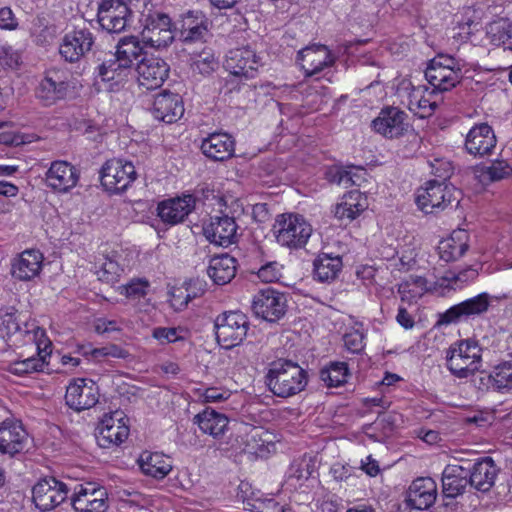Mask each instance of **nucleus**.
Wrapping results in <instances>:
<instances>
[{
  "instance_id": "1",
  "label": "nucleus",
  "mask_w": 512,
  "mask_h": 512,
  "mask_svg": "<svg viewBox=\"0 0 512 512\" xmlns=\"http://www.w3.org/2000/svg\"><path fill=\"white\" fill-rule=\"evenodd\" d=\"M265 383L277 397L288 398L302 392L308 384V373L298 363L279 359L270 364Z\"/></svg>"
},
{
  "instance_id": "2",
  "label": "nucleus",
  "mask_w": 512,
  "mask_h": 512,
  "mask_svg": "<svg viewBox=\"0 0 512 512\" xmlns=\"http://www.w3.org/2000/svg\"><path fill=\"white\" fill-rule=\"evenodd\" d=\"M466 63L464 60L451 55L438 54L430 60L425 78L439 92L450 91L463 78Z\"/></svg>"
},
{
  "instance_id": "3",
  "label": "nucleus",
  "mask_w": 512,
  "mask_h": 512,
  "mask_svg": "<svg viewBox=\"0 0 512 512\" xmlns=\"http://www.w3.org/2000/svg\"><path fill=\"white\" fill-rule=\"evenodd\" d=\"M272 231L281 246L301 249L307 244L313 230L302 215L283 213L277 215Z\"/></svg>"
},
{
  "instance_id": "4",
  "label": "nucleus",
  "mask_w": 512,
  "mask_h": 512,
  "mask_svg": "<svg viewBox=\"0 0 512 512\" xmlns=\"http://www.w3.org/2000/svg\"><path fill=\"white\" fill-rule=\"evenodd\" d=\"M460 192L451 184L437 179L429 180L416 193V204L425 214H438L454 202L459 203Z\"/></svg>"
},
{
  "instance_id": "5",
  "label": "nucleus",
  "mask_w": 512,
  "mask_h": 512,
  "mask_svg": "<svg viewBox=\"0 0 512 512\" xmlns=\"http://www.w3.org/2000/svg\"><path fill=\"white\" fill-rule=\"evenodd\" d=\"M482 348L473 340H462L451 346L446 355V366L457 378H468L481 367Z\"/></svg>"
},
{
  "instance_id": "6",
  "label": "nucleus",
  "mask_w": 512,
  "mask_h": 512,
  "mask_svg": "<svg viewBox=\"0 0 512 512\" xmlns=\"http://www.w3.org/2000/svg\"><path fill=\"white\" fill-rule=\"evenodd\" d=\"M493 298L490 294L483 292L455 304L438 314L436 326H448L481 317L489 311Z\"/></svg>"
},
{
  "instance_id": "7",
  "label": "nucleus",
  "mask_w": 512,
  "mask_h": 512,
  "mask_svg": "<svg viewBox=\"0 0 512 512\" xmlns=\"http://www.w3.org/2000/svg\"><path fill=\"white\" fill-rule=\"evenodd\" d=\"M214 327L217 342L223 348L231 349L245 339L249 320L240 311H228L217 316Z\"/></svg>"
},
{
  "instance_id": "8",
  "label": "nucleus",
  "mask_w": 512,
  "mask_h": 512,
  "mask_svg": "<svg viewBox=\"0 0 512 512\" xmlns=\"http://www.w3.org/2000/svg\"><path fill=\"white\" fill-rule=\"evenodd\" d=\"M71 491L70 502L75 512H106L109 507L107 489L97 482L77 483Z\"/></svg>"
},
{
  "instance_id": "9",
  "label": "nucleus",
  "mask_w": 512,
  "mask_h": 512,
  "mask_svg": "<svg viewBox=\"0 0 512 512\" xmlns=\"http://www.w3.org/2000/svg\"><path fill=\"white\" fill-rule=\"evenodd\" d=\"M137 172L132 162L113 158L107 160L100 171L102 186L110 193H122L136 180Z\"/></svg>"
},
{
  "instance_id": "10",
  "label": "nucleus",
  "mask_w": 512,
  "mask_h": 512,
  "mask_svg": "<svg viewBox=\"0 0 512 512\" xmlns=\"http://www.w3.org/2000/svg\"><path fill=\"white\" fill-rule=\"evenodd\" d=\"M142 42L149 47L165 48L174 40L171 30V18L160 11H149L143 14Z\"/></svg>"
},
{
  "instance_id": "11",
  "label": "nucleus",
  "mask_w": 512,
  "mask_h": 512,
  "mask_svg": "<svg viewBox=\"0 0 512 512\" xmlns=\"http://www.w3.org/2000/svg\"><path fill=\"white\" fill-rule=\"evenodd\" d=\"M71 487L54 477L39 480L32 488V500L40 511H50L63 503Z\"/></svg>"
},
{
  "instance_id": "12",
  "label": "nucleus",
  "mask_w": 512,
  "mask_h": 512,
  "mask_svg": "<svg viewBox=\"0 0 512 512\" xmlns=\"http://www.w3.org/2000/svg\"><path fill=\"white\" fill-rule=\"evenodd\" d=\"M261 65V56L249 45L230 50L224 62L225 69L240 81L254 78Z\"/></svg>"
},
{
  "instance_id": "13",
  "label": "nucleus",
  "mask_w": 512,
  "mask_h": 512,
  "mask_svg": "<svg viewBox=\"0 0 512 512\" xmlns=\"http://www.w3.org/2000/svg\"><path fill=\"white\" fill-rule=\"evenodd\" d=\"M252 310L257 317L265 321L277 322L287 312V297L270 287L262 289L253 297Z\"/></svg>"
},
{
  "instance_id": "14",
  "label": "nucleus",
  "mask_w": 512,
  "mask_h": 512,
  "mask_svg": "<svg viewBox=\"0 0 512 512\" xmlns=\"http://www.w3.org/2000/svg\"><path fill=\"white\" fill-rule=\"evenodd\" d=\"M69 90L68 75L59 69L46 71L35 89V96L44 106H51L65 99Z\"/></svg>"
},
{
  "instance_id": "15",
  "label": "nucleus",
  "mask_w": 512,
  "mask_h": 512,
  "mask_svg": "<svg viewBox=\"0 0 512 512\" xmlns=\"http://www.w3.org/2000/svg\"><path fill=\"white\" fill-rule=\"evenodd\" d=\"M29 434L22 422L7 418L0 422V454L13 458L27 450Z\"/></svg>"
},
{
  "instance_id": "16",
  "label": "nucleus",
  "mask_w": 512,
  "mask_h": 512,
  "mask_svg": "<svg viewBox=\"0 0 512 512\" xmlns=\"http://www.w3.org/2000/svg\"><path fill=\"white\" fill-rule=\"evenodd\" d=\"M94 44L95 37L89 28H75L63 36L59 53L65 61L75 63L91 51Z\"/></svg>"
},
{
  "instance_id": "17",
  "label": "nucleus",
  "mask_w": 512,
  "mask_h": 512,
  "mask_svg": "<svg viewBox=\"0 0 512 512\" xmlns=\"http://www.w3.org/2000/svg\"><path fill=\"white\" fill-rule=\"evenodd\" d=\"M408 115L395 106L383 107L378 116L372 121V129L388 139H396L403 136L408 128Z\"/></svg>"
},
{
  "instance_id": "18",
  "label": "nucleus",
  "mask_w": 512,
  "mask_h": 512,
  "mask_svg": "<svg viewBox=\"0 0 512 512\" xmlns=\"http://www.w3.org/2000/svg\"><path fill=\"white\" fill-rule=\"evenodd\" d=\"M99 401V388L91 379H73L66 388L65 402L75 411L94 407Z\"/></svg>"
},
{
  "instance_id": "19",
  "label": "nucleus",
  "mask_w": 512,
  "mask_h": 512,
  "mask_svg": "<svg viewBox=\"0 0 512 512\" xmlns=\"http://www.w3.org/2000/svg\"><path fill=\"white\" fill-rule=\"evenodd\" d=\"M129 435L123 413L115 411L105 415L97 427V442L102 448L118 446L123 443Z\"/></svg>"
},
{
  "instance_id": "20",
  "label": "nucleus",
  "mask_w": 512,
  "mask_h": 512,
  "mask_svg": "<svg viewBox=\"0 0 512 512\" xmlns=\"http://www.w3.org/2000/svg\"><path fill=\"white\" fill-rule=\"evenodd\" d=\"M497 138L488 123H477L467 133L465 151L474 157L490 156L496 148Z\"/></svg>"
},
{
  "instance_id": "21",
  "label": "nucleus",
  "mask_w": 512,
  "mask_h": 512,
  "mask_svg": "<svg viewBox=\"0 0 512 512\" xmlns=\"http://www.w3.org/2000/svg\"><path fill=\"white\" fill-rule=\"evenodd\" d=\"M237 230L235 218L228 215L213 216L209 223L203 226V233L209 242L222 247L236 243Z\"/></svg>"
},
{
  "instance_id": "22",
  "label": "nucleus",
  "mask_w": 512,
  "mask_h": 512,
  "mask_svg": "<svg viewBox=\"0 0 512 512\" xmlns=\"http://www.w3.org/2000/svg\"><path fill=\"white\" fill-rule=\"evenodd\" d=\"M136 71L139 85L153 90L161 87L168 78L169 66L161 58L145 56L137 63Z\"/></svg>"
},
{
  "instance_id": "23",
  "label": "nucleus",
  "mask_w": 512,
  "mask_h": 512,
  "mask_svg": "<svg viewBox=\"0 0 512 512\" xmlns=\"http://www.w3.org/2000/svg\"><path fill=\"white\" fill-rule=\"evenodd\" d=\"M195 197L191 194H184L164 200L158 204L157 214L167 225L182 223L195 208Z\"/></svg>"
},
{
  "instance_id": "24",
  "label": "nucleus",
  "mask_w": 512,
  "mask_h": 512,
  "mask_svg": "<svg viewBox=\"0 0 512 512\" xmlns=\"http://www.w3.org/2000/svg\"><path fill=\"white\" fill-rule=\"evenodd\" d=\"M78 180V170L66 161H54L45 174L46 185L58 193L68 192Z\"/></svg>"
},
{
  "instance_id": "25",
  "label": "nucleus",
  "mask_w": 512,
  "mask_h": 512,
  "mask_svg": "<svg viewBox=\"0 0 512 512\" xmlns=\"http://www.w3.org/2000/svg\"><path fill=\"white\" fill-rule=\"evenodd\" d=\"M151 113L155 119L171 124L184 114L182 98L177 93L163 91L154 97Z\"/></svg>"
},
{
  "instance_id": "26",
  "label": "nucleus",
  "mask_w": 512,
  "mask_h": 512,
  "mask_svg": "<svg viewBox=\"0 0 512 512\" xmlns=\"http://www.w3.org/2000/svg\"><path fill=\"white\" fill-rule=\"evenodd\" d=\"M437 484L431 477H420L415 479L409 486L407 492V505L413 509L425 510L430 508L436 501Z\"/></svg>"
},
{
  "instance_id": "27",
  "label": "nucleus",
  "mask_w": 512,
  "mask_h": 512,
  "mask_svg": "<svg viewBox=\"0 0 512 512\" xmlns=\"http://www.w3.org/2000/svg\"><path fill=\"white\" fill-rule=\"evenodd\" d=\"M209 21L200 11H189L179 21V39L183 43L202 42L208 34Z\"/></svg>"
},
{
  "instance_id": "28",
  "label": "nucleus",
  "mask_w": 512,
  "mask_h": 512,
  "mask_svg": "<svg viewBox=\"0 0 512 512\" xmlns=\"http://www.w3.org/2000/svg\"><path fill=\"white\" fill-rule=\"evenodd\" d=\"M469 469V485L481 492L489 491L498 474V468L491 457L477 459Z\"/></svg>"
},
{
  "instance_id": "29",
  "label": "nucleus",
  "mask_w": 512,
  "mask_h": 512,
  "mask_svg": "<svg viewBox=\"0 0 512 512\" xmlns=\"http://www.w3.org/2000/svg\"><path fill=\"white\" fill-rule=\"evenodd\" d=\"M201 150L214 161H225L234 155L235 140L228 133H211L202 140Z\"/></svg>"
},
{
  "instance_id": "30",
  "label": "nucleus",
  "mask_w": 512,
  "mask_h": 512,
  "mask_svg": "<svg viewBox=\"0 0 512 512\" xmlns=\"http://www.w3.org/2000/svg\"><path fill=\"white\" fill-rule=\"evenodd\" d=\"M131 73L132 71L127 66L118 61L114 53H109L108 58L103 59L94 71L96 79L110 83L111 89L122 85Z\"/></svg>"
},
{
  "instance_id": "31",
  "label": "nucleus",
  "mask_w": 512,
  "mask_h": 512,
  "mask_svg": "<svg viewBox=\"0 0 512 512\" xmlns=\"http://www.w3.org/2000/svg\"><path fill=\"white\" fill-rule=\"evenodd\" d=\"M469 469L462 465H447L442 472V493L445 498L454 499L465 492Z\"/></svg>"
},
{
  "instance_id": "32",
  "label": "nucleus",
  "mask_w": 512,
  "mask_h": 512,
  "mask_svg": "<svg viewBox=\"0 0 512 512\" xmlns=\"http://www.w3.org/2000/svg\"><path fill=\"white\" fill-rule=\"evenodd\" d=\"M479 389L503 392L512 389V361L496 365L490 373L481 372Z\"/></svg>"
},
{
  "instance_id": "33",
  "label": "nucleus",
  "mask_w": 512,
  "mask_h": 512,
  "mask_svg": "<svg viewBox=\"0 0 512 512\" xmlns=\"http://www.w3.org/2000/svg\"><path fill=\"white\" fill-rule=\"evenodd\" d=\"M42 262L43 255L38 250H25L14 259L11 273L21 281H29L39 275Z\"/></svg>"
},
{
  "instance_id": "34",
  "label": "nucleus",
  "mask_w": 512,
  "mask_h": 512,
  "mask_svg": "<svg viewBox=\"0 0 512 512\" xmlns=\"http://www.w3.org/2000/svg\"><path fill=\"white\" fill-rule=\"evenodd\" d=\"M238 262L229 254H221L210 259L207 274L216 285H226L235 277Z\"/></svg>"
},
{
  "instance_id": "35",
  "label": "nucleus",
  "mask_w": 512,
  "mask_h": 512,
  "mask_svg": "<svg viewBox=\"0 0 512 512\" xmlns=\"http://www.w3.org/2000/svg\"><path fill=\"white\" fill-rule=\"evenodd\" d=\"M194 423L199 429L215 439L221 438L228 429L229 419L226 415L212 408H206L194 417Z\"/></svg>"
},
{
  "instance_id": "36",
  "label": "nucleus",
  "mask_w": 512,
  "mask_h": 512,
  "mask_svg": "<svg viewBox=\"0 0 512 512\" xmlns=\"http://www.w3.org/2000/svg\"><path fill=\"white\" fill-rule=\"evenodd\" d=\"M469 235L465 230L453 231L451 236L440 241L438 254L445 262L456 261L461 258L469 248Z\"/></svg>"
},
{
  "instance_id": "37",
  "label": "nucleus",
  "mask_w": 512,
  "mask_h": 512,
  "mask_svg": "<svg viewBox=\"0 0 512 512\" xmlns=\"http://www.w3.org/2000/svg\"><path fill=\"white\" fill-rule=\"evenodd\" d=\"M299 57L303 61V69L309 76L318 74L334 61L330 51L323 45L307 47L299 52Z\"/></svg>"
},
{
  "instance_id": "38",
  "label": "nucleus",
  "mask_w": 512,
  "mask_h": 512,
  "mask_svg": "<svg viewBox=\"0 0 512 512\" xmlns=\"http://www.w3.org/2000/svg\"><path fill=\"white\" fill-rule=\"evenodd\" d=\"M145 475L156 479L165 478L172 470V461L163 453L144 451L138 460Z\"/></svg>"
},
{
  "instance_id": "39",
  "label": "nucleus",
  "mask_w": 512,
  "mask_h": 512,
  "mask_svg": "<svg viewBox=\"0 0 512 512\" xmlns=\"http://www.w3.org/2000/svg\"><path fill=\"white\" fill-rule=\"evenodd\" d=\"M368 207L367 197L359 190H351L345 194L335 208V216L340 220L352 221Z\"/></svg>"
},
{
  "instance_id": "40",
  "label": "nucleus",
  "mask_w": 512,
  "mask_h": 512,
  "mask_svg": "<svg viewBox=\"0 0 512 512\" xmlns=\"http://www.w3.org/2000/svg\"><path fill=\"white\" fill-rule=\"evenodd\" d=\"M313 264L314 279L323 283L334 281L343 266L340 256H332L326 253L319 254Z\"/></svg>"
},
{
  "instance_id": "41",
  "label": "nucleus",
  "mask_w": 512,
  "mask_h": 512,
  "mask_svg": "<svg viewBox=\"0 0 512 512\" xmlns=\"http://www.w3.org/2000/svg\"><path fill=\"white\" fill-rule=\"evenodd\" d=\"M142 43L136 36H125L118 41L114 54L118 61L132 71L135 62L143 54Z\"/></svg>"
},
{
  "instance_id": "42",
  "label": "nucleus",
  "mask_w": 512,
  "mask_h": 512,
  "mask_svg": "<svg viewBox=\"0 0 512 512\" xmlns=\"http://www.w3.org/2000/svg\"><path fill=\"white\" fill-rule=\"evenodd\" d=\"M486 36L491 44L512 49V22L505 18L490 22L486 26Z\"/></svg>"
},
{
  "instance_id": "43",
  "label": "nucleus",
  "mask_w": 512,
  "mask_h": 512,
  "mask_svg": "<svg viewBox=\"0 0 512 512\" xmlns=\"http://www.w3.org/2000/svg\"><path fill=\"white\" fill-rule=\"evenodd\" d=\"M319 376L327 387H339L347 382L348 365L345 362H330L320 370Z\"/></svg>"
},
{
  "instance_id": "44",
  "label": "nucleus",
  "mask_w": 512,
  "mask_h": 512,
  "mask_svg": "<svg viewBox=\"0 0 512 512\" xmlns=\"http://www.w3.org/2000/svg\"><path fill=\"white\" fill-rule=\"evenodd\" d=\"M477 173L481 182H495L510 177L512 167L504 160H496L489 166L478 168Z\"/></svg>"
},
{
  "instance_id": "45",
  "label": "nucleus",
  "mask_w": 512,
  "mask_h": 512,
  "mask_svg": "<svg viewBox=\"0 0 512 512\" xmlns=\"http://www.w3.org/2000/svg\"><path fill=\"white\" fill-rule=\"evenodd\" d=\"M38 353L36 356H31L22 360H16L11 363L10 371L16 375H24L33 372L43 371L45 366V356L41 355L39 347L36 348Z\"/></svg>"
},
{
  "instance_id": "46",
  "label": "nucleus",
  "mask_w": 512,
  "mask_h": 512,
  "mask_svg": "<svg viewBox=\"0 0 512 512\" xmlns=\"http://www.w3.org/2000/svg\"><path fill=\"white\" fill-rule=\"evenodd\" d=\"M411 286L417 288L412 297H421L425 292L429 291L427 280L422 276L410 275L406 280L398 284V293L401 295L402 300H405L407 294L411 292Z\"/></svg>"
},
{
  "instance_id": "47",
  "label": "nucleus",
  "mask_w": 512,
  "mask_h": 512,
  "mask_svg": "<svg viewBox=\"0 0 512 512\" xmlns=\"http://www.w3.org/2000/svg\"><path fill=\"white\" fill-rule=\"evenodd\" d=\"M125 10H131L129 6L121 0H102L97 9L98 23L106 21L110 17L116 16L118 11L120 14Z\"/></svg>"
},
{
  "instance_id": "48",
  "label": "nucleus",
  "mask_w": 512,
  "mask_h": 512,
  "mask_svg": "<svg viewBox=\"0 0 512 512\" xmlns=\"http://www.w3.org/2000/svg\"><path fill=\"white\" fill-rule=\"evenodd\" d=\"M0 321L1 326L7 330L8 335L22 332V328L20 326L21 313H18V311L13 307L0 310ZM23 332L29 333V330H23Z\"/></svg>"
},
{
  "instance_id": "49",
  "label": "nucleus",
  "mask_w": 512,
  "mask_h": 512,
  "mask_svg": "<svg viewBox=\"0 0 512 512\" xmlns=\"http://www.w3.org/2000/svg\"><path fill=\"white\" fill-rule=\"evenodd\" d=\"M192 67L201 75H209L218 67V61L210 50H203L193 60Z\"/></svg>"
},
{
  "instance_id": "50",
  "label": "nucleus",
  "mask_w": 512,
  "mask_h": 512,
  "mask_svg": "<svg viewBox=\"0 0 512 512\" xmlns=\"http://www.w3.org/2000/svg\"><path fill=\"white\" fill-rule=\"evenodd\" d=\"M420 90H414L409 98V109L411 111L420 110L421 117H426L431 115L435 109L437 108L436 102H432L429 99L425 98Z\"/></svg>"
},
{
  "instance_id": "51",
  "label": "nucleus",
  "mask_w": 512,
  "mask_h": 512,
  "mask_svg": "<svg viewBox=\"0 0 512 512\" xmlns=\"http://www.w3.org/2000/svg\"><path fill=\"white\" fill-rule=\"evenodd\" d=\"M22 64V57L18 50L12 46L0 45V66L4 69L17 70Z\"/></svg>"
},
{
  "instance_id": "52",
  "label": "nucleus",
  "mask_w": 512,
  "mask_h": 512,
  "mask_svg": "<svg viewBox=\"0 0 512 512\" xmlns=\"http://www.w3.org/2000/svg\"><path fill=\"white\" fill-rule=\"evenodd\" d=\"M132 16L131 10H125V12L118 14L116 16L110 17L106 19V21L99 23L100 26L108 31L109 33H120L124 31L128 25V22Z\"/></svg>"
},
{
  "instance_id": "53",
  "label": "nucleus",
  "mask_w": 512,
  "mask_h": 512,
  "mask_svg": "<svg viewBox=\"0 0 512 512\" xmlns=\"http://www.w3.org/2000/svg\"><path fill=\"white\" fill-rule=\"evenodd\" d=\"M121 271L122 270L117 262L111 259H106L97 271V275L99 280L102 282L112 284L118 281Z\"/></svg>"
},
{
  "instance_id": "54",
  "label": "nucleus",
  "mask_w": 512,
  "mask_h": 512,
  "mask_svg": "<svg viewBox=\"0 0 512 512\" xmlns=\"http://www.w3.org/2000/svg\"><path fill=\"white\" fill-rule=\"evenodd\" d=\"M90 353L91 356L100 360L103 357H113L124 359L128 356V352L115 344H109L101 348L92 349L90 352L85 351L84 354Z\"/></svg>"
},
{
  "instance_id": "55",
  "label": "nucleus",
  "mask_w": 512,
  "mask_h": 512,
  "mask_svg": "<svg viewBox=\"0 0 512 512\" xmlns=\"http://www.w3.org/2000/svg\"><path fill=\"white\" fill-rule=\"evenodd\" d=\"M364 339L365 334L360 328L347 332L343 337L345 347L352 353H360L364 349Z\"/></svg>"
},
{
  "instance_id": "56",
  "label": "nucleus",
  "mask_w": 512,
  "mask_h": 512,
  "mask_svg": "<svg viewBox=\"0 0 512 512\" xmlns=\"http://www.w3.org/2000/svg\"><path fill=\"white\" fill-rule=\"evenodd\" d=\"M355 170L356 171L354 172L353 169H338L333 175L332 181L337 184H343L346 187L359 185L361 176L358 174V172L363 171V169L357 168Z\"/></svg>"
},
{
  "instance_id": "57",
  "label": "nucleus",
  "mask_w": 512,
  "mask_h": 512,
  "mask_svg": "<svg viewBox=\"0 0 512 512\" xmlns=\"http://www.w3.org/2000/svg\"><path fill=\"white\" fill-rule=\"evenodd\" d=\"M197 296L196 293H190L186 288H176L171 293L170 304L176 311L184 310L188 303Z\"/></svg>"
},
{
  "instance_id": "58",
  "label": "nucleus",
  "mask_w": 512,
  "mask_h": 512,
  "mask_svg": "<svg viewBox=\"0 0 512 512\" xmlns=\"http://www.w3.org/2000/svg\"><path fill=\"white\" fill-rule=\"evenodd\" d=\"M149 282L145 279H133L125 287V295L129 298L139 299L147 294Z\"/></svg>"
},
{
  "instance_id": "59",
  "label": "nucleus",
  "mask_w": 512,
  "mask_h": 512,
  "mask_svg": "<svg viewBox=\"0 0 512 512\" xmlns=\"http://www.w3.org/2000/svg\"><path fill=\"white\" fill-rule=\"evenodd\" d=\"M431 173L438 178L439 181L447 182L453 173V167L447 160L435 159L430 163Z\"/></svg>"
},
{
  "instance_id": "60",
  "label": "nucleus",
  "mask_w": 512,
  "mask_h": 512,
  "mask_svg": "<svg viewBox=\"0 0 512 512\" xmlns=\"http://www.w3.org/2000/svg\"><path fill=\"white\" fill-rule=\"evenodd\" d=\"M179 329L174 327H157L153 330V337L163 343H173L183 339Z\"/></svg>"
},
{
  "instance_id": "61",
  "label": "nucleus",
  "mask_w": 512,
  "mask_h": 512,
  "mask_svg": "<svg viewBox=\"0 0 512 512\" xmlns=\"http://www.w3.org/2000/svg\"><path fill=\"white\" fill-rule=\"evenodd\" d=\"M457 290V287L451 279V271L447 272L444 276L438 278L432 285L429 291L444 296L447 291Z\"/></svg>"
},
{
  "instance_id": "62",
  "label": "nucleus",
  "mask_w": 512,
  "mask_h": 512,
  "mask_svg": "<svg viewBox=\"0 0 512 512\" xmlns=\"http://www.w3.org/2000/svg\"><path fill=\"white\" fill-rule=\"evenodd\" d=\"M478 276V271L474 268L467 267L458 273L451 271V279H453L457 289H461L469 282L474 281Z\"/></svg>"
},
{
  "instance_id": "63",
  "label": "nucleus",
  "mask_w": 512,
  "mask_h": 512,
  "mask_svg": "<svg viewBox=\"0 0 512 512\" xmlns=\"http://www.w3.org/2000/svg\"><path fill=\"white\" fill-rule=\"evenodd\" d=\"M18 27V21L9 7L0 8V29L15 30Z\"/></svg>"
},
{
  "instance_id": "64",
  "label": "nucleus",
  "mask_w": 512,
  "mask_h": 512,
  "mask_svg": "<svg viewBox=\"0 0 512 512\" xmlns=\"http://www.w3.org/2000/svg\"><path fill=\"white\" fill-rule=\"evenodd\" d=\"M342 508V500L336 495L327 496L319 506L320 512H340Z\"/></svg>"
}]
</instances>
